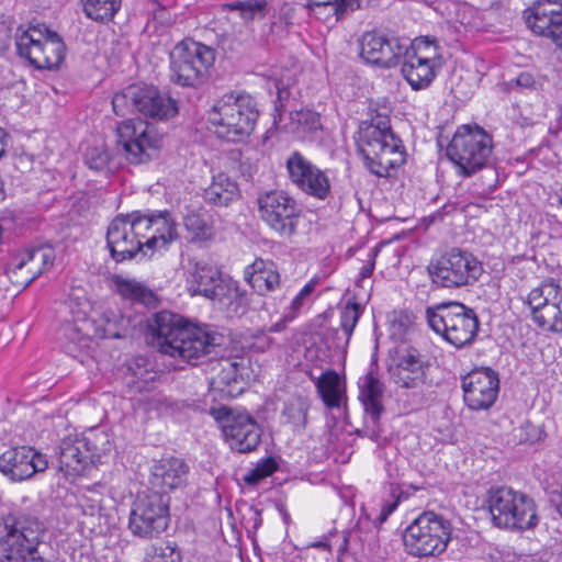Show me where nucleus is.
I'll use <instances>...</instances> for the list:
<instances>
[{"mask_svg":"<svg viewBox=\"0 0 562 562\" xmlns=\"http://www.w3.org/2000/svg\"><path fill=\"white\" fill-rule=\"evenodd\" d=\"M4 137H5V132L0 127V158L5 153Z\"/></svg>","mask_w":562,"mask_h":562,"instance_id":"58","label":"nucleus"},{"mask_svg":"<svg viewBox=\"0 0 562 562\" xmlns=\"http://www.w3.org/2000/svg\"><path fill=\"white\" fill-rule=\"evenodd\" d=\"M492 149L493 139L486 131L477 125H462L454 133L446 154L461 176L470 177L487 165Z\"/></svg>","mask_w":562,"mask_h":562,"instance_id":"9","label":"nucleus"},{"mask_svg":"<svg viewBox=\"0 0 562 562\" xmlns=\"http://www.w3.org/2000/svg\"><path fill=\"white\" fill-rule=\"evenodd\" d=\"M15 45L18 54L37 69H55L65 58L66 46L57 32L46 25L19 29Z\"/></svg>","mask_w":562,"mask_h":562,"instance_id":"11","label":"nucleus"},{"mask_svg":"<svg viewBox=\"0 0 562 562\" xmlns=\"http://www.w3.org/2000/svg\"><path fill=\"white\" fill-rule=\"evenodd\" d=\"M358 150L366 168L380 178L390 177L406 160L403 142L392 131L389 117L382 115L360 125Z\"/></svg>","mask_w":562,"mask_h":562,"instance_id":"2","label":"nucleus"},{"mask_svg":"<svg viewBox=\"0 0 562 562\" xmlns=\"http://www.w3.org/2000/svg\"><path fill=\"white\" fill-rule=\"evenodd\" d=\"M430 363L417 348L406 346L396 352L395 363L390 368L396 385L405 389H419L428 382Z\"/></svg>","mask_w":562,"mask_h":562,"instance_id":"23","label":"nucleus"},{"mask_svg":"<svg viewBox=\"0 0 562 562\" xmlns=\"http://www.w3.org/2000/svg\"><path fill=\"white\" fill-rule=\"evenodd\" d=\"M260 220L278 237L292 239L297 233L301 210L296 201L282 190H271L257 198Z\"/></svg>","mask_w":562,"mask_h":562,"instance_id":"14","label":"nucleus"},{"mask_svg":"<svg viewBox=\"0 0 562 562\" xmlns=\"http://www.w3.org/2000/svg\"><path fill=\"white\" fill-rule=\"evenodd\" d=\"M189 472L188 464L178 458L161 459L151 468L150 484L155 492L168 496L169 491L182 486Z\"/></svg>","mask_w":562,"mask_h":562,"instance_id":"27","label":"nucleus"},{"mask_svg":"<svg viewBox=\"0 0 562 562\" xmlns=\"http://www.w3.org/2000/svg\"><path fill=\"white\" fill-rule=\"evenodd\" d=\"M291 182L304 193L319 200L330 194V181L325 171L312 164L300 151H293L286 159Z\"/></svg>","mask_w":562,"mask_h":562,"instance_id":"20","label":"nucleus"},{"mask_svg":"<svg viewBox=\"0 0 562 562\" xmlns=\"http://www.w3.org/2000/svg\"><path fill=\"white\" fill-rule=\"evenodd\" d=\"M54 259V251L49 247L27 249L9 262L7 273L16 276L18 272L26 268L27 277L25 278V285H29L38 278L45 269L53 265Z\"/></svg>","mask_w":562,"mask_h":562,"instance_id":"29","label":"nucleus"},{"mask_svg":"<svg viewBox=\"0 0 562 562\" xmlns=\"http://www.w3.org/2000/svg\"><path fill=\"white\" fill-rule=\"evenodd\" d=\"M183 224L193 240H210L214 235L210 217L205 213L190 212L184 216Z\"/></svg>","mask_w":562,"mask_h":562,"instance_id":"37","label":"nucleus"},{"mask_svg":"<svg viewBox=\"0 0 562 562\" xmlns=\"http://www.w3.org/2000/svg\"><path fill=\"white\" fill-rule=\"evenodd\" d=\"M408 38L387 36L376 31L366 32L359 38L360 57L368 64L392 68L400 64Z\"/></svg>","mask_w":562,"mask_h":562,"instance_id":"18","label":"nucleus"},{"mask_svg":"<svg viewBox=\"0 0 562 562\" xmlns=\"http://www.w3.org/2000/svg\"><path fill=\"white\" fill-rule=\"evenodd\" d=\"M210 413L220 424L224 438L232 450L247 453L255 450L260 443L261 429L246 411L220 406L211 408Z\"/></svg>","mask_w":562,"mask_h":562,"instance_id":"16","label":"nucleus"},{"mask_svg":"<svg viewBox=\"0 0 562 562\" xmlns=\"http://www.w3.org/2000/svg\"><path fill=\"white\" fill-rule=\"evenodd\" d=\"M312 547L324 549V550H328L329 549V546L326 542H323V541L314 542L312 544Z\"/></svg>","mask_w":562,"mask_h":562,"instance_id":"59","label":"nucleus"},{"mask_svg":"<svg viewBox=\"0 0 562 562\" xmlns=\"http://www.w3.org/2000/svg\"><path fill=\"white\" fill-rule=\"evenodd\" d=\"M244 279L259 295L276 291L281 283L277 265L272 260L256 258L244 270Z\"/></svg>","mask_w":562,"mask_h":562,"instance_id":"30","label":"nucleus"},{"mask_svg":"<svg viewBox=\"0 0 562 562\" xmlns=\"http://www.w3.org/2000/svg\"><path fill=\"white\" fill-rule=\"evenodd\" d=\"M110 449L109 438L102 431L69 435L58 446V470L66 479L75 480L83 474L90 463L100 461Z\"/></svg>","mask_w":562,"mask_h":562,"instance_id":"8","label":"nucleus"},{"mask_svg":"<svg viewBox=\"0 0 562 562\" xmlns=\"http://www.w3.org/2000/svg\"><path fill=\"white\" fill-rule=\"evenodd\" d=\"M293 316L283 312L281 318L269 327V333H279L285 329L286 325L293 322Z\"/></svg>","mask_w":562,"mask_h":562,"instance_id":"54","label":"nucleus"},{"mask_svg":"<svg viewBox=\"0 0 562 562\" xmlns=\"http://www.w3.org/2000/svg\"><path fill=\"white\" fill-rule=\"evenodd\" d=\"M146 562H181V557L176 546L159 543L147 550Z\"/></svg>","mask_w":562,"mask_h":562,"instance_id":"45","label":"nucleus"},{"mask_svg":"<svg viewBox=\"0 0 562 562\" xmlns=\"http://www.w3.org/2000/svg\"><path fill=\"white\" fill-rule=\"evenodd\" d=\"M554 302H562V288L553 279L544 281L539 286L532 289L526 300L530 312Z\"/></svg>","mask_w":562,"mask_h":562,"instance_id":"34","label":"nucleus"},{"mask_svg":"<svg viewBox=\"0 0 562 562\" xmlns=\"http://www.w3.org/2000/svg\"><path fill=\"white\" fill-rule=\"evenodd\" d=\"M222 297H215V301H218L223 304L228 301L236 300L238 305L247 304V292L243 290L236 281L227 280L222 284Z\"/></svg>","mask_w":562,"mask_h":562,"instance_id":"48","label":"nucleus"},{"mask_svg":"<svg viewBox=\"0 0 562 562\" xmlns=\"http://www.w3.org/2000/svg\"><path fill=\"white\" fill-rule=\"evenodd\" d=\"M392 501H386L381 508L380 515L378 516L379 522H384L389 516L397 508L398 504L403 498H407V494L398 488L392 490Z\"/></svg>","mask_w":562,"mask_h":562,"instance_id":"51","label":"nucleus"},{"mask_svg":"<svg viewBox=\"0 0 562 562\" xmlns=\"http://www.w3.org/2000/svg\"><path fill=\"white\" fill-rule=\"evenodd\" d=\"M45 533L44 524L34 515L12 510L0 521V562L20 561L38 553Z\"/></svg>","mask_w":562,"mask_h":562,"instance_id":"4","label":"nucleus"},{"mask_svg":"<svg viewBox=\"0 0 562 562\" xmlns=\"http://www.w3.org/2000/svg\"><path fill=\"white\" fill-rule=\"evenodd\" d=\"M361 311L358 303H347L340 313V328L344 333L345 340L342 347H346L350 340L353 329L359 321Z\"/></svg>","mask_w":562,"mask_h":562,"instance_id":"44","label":"nucleus"},{"mask_svg":"<svg viewBox=\"0 0 562 562\" xmlns=\"http://www.w3.org/2000/svg\"><path fill=\"white\" fill-rule=\"evenodd\" d=\"M316 284L317 282L315 280H310L292 299L291 303L288 307H285L284 312L288 315H292L293 319H295L314 292Z\"/></svg>","mask_w":562,"mask_h":562,"instance_id":"47","label":"nucleus"},{"mask_svg":"<svg viewBox=\"0 0 562 562\" xmlns=\"http://www.w3.org/2000/svg\"><path fill=\"white\" fill-rule=\"evenodd\" d=\"M222 279L220 270L203 259L190 258L186 268L187 289L191 295H203L215 301L222 297Z\"/></svg>","mask_w":562,"mask_h":562,"instance_id":"25","label":"nucleus"},{"mask_svg":"<svg viewBox=\"0 0 562 562\" xmlns=\"http://www.w3.org/2000/svg\"><path fill=\"white\" fill-rule=\"evenodd\" d=\"M552 43L562 50V19H561V22H560V25H559V29L558 31L555 32V34L553 35L552 37Z\"/></svg>","mask_w":562,"mask_h":562,"instance_id":"57","label":"nucleus"},{"mask_svg":"<svg viewBox=\"0 0 562 562\" xmlns=\"http://www.w3.org/2000/svg\"><path fill=\"white\" fill-rule=\"evenodd\" d=\"M401 56V72L413 90L430 86L441 67L442 59L435 40L417 37L408 41Z\"/></svg>","mask_w":562,"mask_h":562,"instance_id":"13","label":"nucleus"},{"mask_svg":"<svg viewBox=\"0 0 562 562\" xmlns=\"http://www.w3.org/2000/svg\"><path fill=\"white\" fill-rule=\"evenodd\" d=\"M308 409L310 403L306 398L302 396L292 397L284 404L282 416L295 429H303L307 424Z\"/></svg>","mask_w":562,"mask_h":562,"instance_id":"39","label":"nucleus"},{"mask_svg":"<svg viewBox=\"0 0 562 562\" xmlns=\"http://www.w3.org/2000/svg\"><path fill=\"white\" fill-rule=\"evenodd\" d=\"M316 390L328 408L340 406L342 398V386L338 373L334 370H327L321 376L314 379Z\"/></svg>","mask_w":562,"mask_h":562,"instance_id":"33","label":"nucleus"},{"mask_svg":"<svg viewBox=\"0 0 562 562\" xmlns=\"http://www.w3.org/2000/svg\"><path fill=\"white\" fill-rule=\"evenodd\" d=\"M452 537V525L443 516L426 510L404 530L405 552L414 558L438 557L447 550Z\"/></svg>","mask_w":562,"mask_h":562,"instance_id":"7","label":"nucleus"},{"mask_svg":"<svg viewBox=\"0 0 562 562\" xmlns=\"http://www.w3.org/2000/svg\"><path fill=\"white\" fill-rule=\"evenodd\" d=\"M169 496L158 492L138 494L132 504L128 529L140 539H151L162 533L169 522Z\"/></svg>","mask_w":562,"mask_h":562,"instance_id":"15","label":"nucleus"},{"mask_svg":"<svg viewBox=\"0 0 562 562\" xmlns=\"http://www.w3.org/2000/svg\"><path fill=\"white\" fill-rule=\"evenodd\" d=\"M373 270H374V259L370 260L368 263L362 266V268L360 269V278L363 280V279L371 277V274L373 273Z\"/></svg>","mask_w":562,"mask_h":562,"instance_id":"55","label":"nucleus"},{"mask_svg":"<svg viewBox=\"0 0 562 562\" xmlns=\"http://www.w3.org/2000/svg\"><path fill=\"white\" fill-rule=\"evenodd\" d=\"M151 119L167 120L178 113L176 100L153 86H137V111Z\"/></svg>","mask_w":562,"mask_h":562,"instance_id":"28","label":"nucleus"},{"mask_svg":"<svg viewBox=\"0 0 562 562\" xmlns=\"http://www.w3.org/2000/svg\"><path fill=\"white\" fill-rule=\"evenodd\" d=\"M428 270L434 284L445 289L472 286L484 271L482 262L472 252L458 247L432 261Z\"/></svg>","mask_w":562,"mask_h":562,"instance_id":"12","label":"nucleus"},{"mask_svg":"<svg viewBox=\"0 0 562 562\" xmlns=\"http://www.w3.org/2000/svg\"><path fill=\"white\" fill-rule=\"evenodd\" d=\"M533 322L543 330L562 333V302L531 311Z\"/></svg>","mask_w":562,"mask_h":562,"instance_id":"36","label":"nucleus"},{"mask_svg":"<svg viewBox=\"0 0 562 562\" xmlns=\"http://www.w3.org/2000/svg\"><path fill=\"white\" fill-rule=\"evenodd\" d=\"M278 469V463L272 457L260 460L252 469L245 475L244 481L248 485H256L261 480L270 476Z\"/></svg>","mask_w":562,"mask_h":562,"instance_id":"46","label":"nucleus"},{"mask_svg":"<svg viewBox=\"0 0 562 562\" xmlns=\"http://www.w3.org/2000/svg\"><path fill=\"white\" fill-rule=\"evenodd\" d=\"M293 120L303 131L313 132L321 127L319 114L308 109L296 111Z\"/></svg>","mask_w":562,"mask_h":562,"instance_id":"50","label":"nucleus"},{"mask_svg":"<svg viewBox=\"0 0 562 562\" xmlns=\"http://www.w3.org/2000/svg\"><path fill=\"white\" fill-rule=\"evenodd\" d=\"M486 504L495 526L509 530H529L539 522L535 501L508 486L487 491Z\"/></svg>","mask_w":562,"mask_h":562,"instance_id":"6","label":"nucleus"},{"mask_svg":"<svg viewBox=\"0 0 562 562\" xmlns=\"http://www.w3.org/2000/svg\"><path fill=\"white\" fill-rule=\"evenodd\" d=\"M117 292L127 300L146 303L151 297V292L134 280L119 278L115 281Z\"/></svg>","mask_w":562,"mask_h":562,"instance_id":"42","label":"nucleus"},{"mask_svg":"<svg viewBox=\"0 0 562 562\" xmlns=\"http://www.w3.org/2000/svg\"><path fill=\"white\" fill-rule=\"evenodd\" d=\"M515 85L525 90H536L539 86L535 75L530 71H521L515 79Z\"/></svg>","mask_w":562,"mask_h":562,"instance_id":"52","label":"nucleus"},{"mask_svg":"<svg viewBox=\"0 0 562 562\" xmlns=\"http://www.w3.org/2000/svg\"><path fill=\"white\" fill-rule=\"evenodd\" d=\"M149 328L161 353L192 364L210 355L221 340L220 335L206 327L192 325L181 315L168 311L155 314Z\"/></svg>","mask_w":562,"mask_h":562,"instance_id":"1","label":"nucleus"},{"mask_svg":"<svg viewBox=\"0 0 562 562\" xmlns=\"http://www.w3.org/2000/svg\"><path fill=\"white\" fill-rule=\"evenodd\" d=\"M3 191V182L2 180L0 179V193Z\"/></svg>","mask_w":562,"mask_h":562,"instance_id":"60","label":"nucleus"},{"mask_svg":"<svg viewBox=\"0 0 562 562\" xmlns=\"http://www.w3.org/2000/svg\"><path fill=\"white\" fill-rule=\"evenodd\" d=\"M116 131L117 144L131 164H142L149 158L147 150L158 146L155 128L143 120H126Z\"/></svg>","mask_w":562,"mask_h":562,"instance_id":"19","label":"nucleus"},{"mask_svg":"<svg viewBox=\"0 0 562 562\" xmlns=\"http://www.w3.org/2000/svg\"><path fill=\"white\" fill-rule=\"evenodd\" d=\"M144 244L150 255L156 250L166 249L178 239V227L175 218L168 211H135Z\"/></svg>","mask_w":562,"mask_h":562,"instance_id":"21","label":"nucleus"},{"mask_svg":"<svg viewBox=\"0 0 562 562\" xmlns=\"http://www.w3.org/2000/svg\"><path fill=\"white\" fill-rule=\"evenodd\" d=\"M229 11H237L245 21H251L255 19H262L267 13V1L266 0H245L234 1L226 4Z\"/></svg>","mask_w":562,"mask_h":562,"instance_id":"41","label":"nucleus"},{"mask_svg":"<svg viewBox=\"0 0 562 562\" xmlns=\"http://www.w3.org/2000/svg\"><path fill=\"white\" fill-rule=\"evenodd\" d=\"M258 117L256 100L245 92L225 93L214 102L206 115L216 136L232 143L247 139L255 131Z\"/></svg>","mask_w":562,"mask_h":562,"instance_id":"3","label":"nucleus"},{"mask_svg":"<svg viewBox=\"0 0 562 562\" xmlns=\"http://www.w3.org/2000/svg\"><path fill=\"white\" fill-rule=\"evenodd\" d=\"M106 316V333L108 336L113 338H121L125 336V330L128 326L130 321L122 315H116L113 312H108Z\"/></svg>","mask_w":562,"mask_h":562,"instance_id":"49","label":"nucleus"},{"mask_svg":"<svg viewBox=\"0 0 562 562\" xmlns=\"http://www.w3.org/2000/svg\"><path fill=\"white\" fill-rule=\"evenodd\" d=\"M47 467L46 456L27 446L10 448L0 456V472L12 482L29 480Z\"/></svg>","mask_w":562,"mask_h":562,"instance_id":"24","label":"nucleus"},{"mask_svg":"<svg viewBox=\"0 0 562 562\" xmlns=\"http://www.w3.org/2000/svg\"><path fill=\"white\" fill-rule=\"evenodd\" d=\"M359 398L364 406V411L372 422L376 423L383 409V383L373 374V372H369L359 381Z\"/></svg>","mask_w":562,"mask_h":562,"instance_id":"31","label":"nucleus"},{"mask_svg":"<svg viewBox=\"0 0 562 562\" xmlns=\"http://www.w3.org/2000/svg\"><path fill=\"white\" fill-rule=\"evenodd\" d=\"M237 183L227 175L221 172L213 177L212 183L204 190L203 198L207 203L227 206L239 198Z\"/></svg>","mask_w":562,"mask_h":562,"instance_id":"32","label":"nucleus"},{"mask_svg":"<svg viewBox=\"0 0 562 562\" xmlns=\"http://www.w3.org/2000/svg\"><path fill=\"white\" fill-rule=\"evenodd\" d=\"M122 0H81L83 12L94 21H110L121 7Z\"/></svg>","mask_w":562,"mask_h":562,"instance_id":"38","label":"nucleus"},{"mask_svg":"<svg viewBox=\"0 0 562 562\" xmlns=\"http://www.w3.org/2000/svg\"><path fill=\"white\" fill-rule=\"evenodd\" d=\"M360 7L359 0H342L308 9L310 14L326 23H336Z\"/></svg>","mask_w":562,"mask_h":562,"instance_id":"35","label":"nucleus"},{"mask_svg":"<svg viewBox=\"0 0 562 562\" xmlns=\"http://www.w3.org/2000/svg\"><path fill=\"white\" fill-rule=\"evenodd\" d=\"M462 390L470 409H488L498 396V374L491 368L475 369L462 378Z\"/></svg>","mask_w":562,"mask_h":562,"instance_id":"22","label":"nucleus"},{"mask_svg":"<svg viewBox=\"0 0 562 562\" xmlns=\"http://www.w3.org/2000/svg\"><path fill=\"white\" fill-rule=\"evenodd\" d=\"M215 60L214 50L199 42L186 38L169 53L170 80L182 87H199Z\"/></svg>","mask_w":562,"mask_h":562,"instance_id":"10","label":"nucleus"},{"mask_svg":"<svg viewBox=\"0 0 562 562\" xmlns=\"http://www.w3.org/2000/svg\"><path fill=\"white\" fill-rule=\"evenodd\" d=\"M524 16L532 33L551 41L562 20V0H537Z\"/></svg>","mask_w":562,"mask_h":562,"instance_id":"26","label":"nucleus"},{"mask_svg":"<svg viewBox=\"0 0 562 562\" xmlns=\"http://www.w3.org/2000/svg\"><path fill=\"white\" fill-rule=\"evenodd\" d=\"M113 111L119 116H125L137 111V86H128L115 93L112 99Z\"/></svg>","mask_w":562,"mask_h":562,"instance_id":"40","label":"nucleus"},{"mask_svg":"<svg viewBox=\"0 0 562 562\" xmlns=\"http://www.w3.org/2000/svg\"><path fill=\"white\" fill-rule=\"evenodd\" d=\"M85 162L90 169L95 171L115 168L116 166L103 146L88 148L85 155Z\"/></svg>","mask_w":562,"mask_h":562,"instance_id":"43","label":"nucleus"},{"mask_svg":"<svg viewBox=\"0 0 562 562\" xmlns=\"http://www.w3.org/2000/svg\"><path fill=\"white\" fill-rule=\"evenodd\" d=\"M342 0H307V9H311V8H315V7H321L323 4H329V3H334V2H341Z\"/></svg>","mask_w":562,"mask_h":562,"instance_id":"56","label":"nucleus"},{"mask_svg":"<svg viewBox=\"0 0 562 562\" xmlns=\"http://www.w3.org/2000/svg\"><path fill=\"white\" fill-rule=\"evenodd\" d=\"M144 236L140 232L135 213L119 214L110 223L106 232V246L115 262L136 258L139 254L148 256Z\"/></svg>","mask_w":562,"mask_h":562,"instance_id":"17","label":"nucleus"},{"mask_svg":"<svg viewBox=\"0 0 562 562\" xmlns=\"http://www.w3.org/2000/svg\"><path fill=\"white\" fill-rule=\"evenodd\" d=\"M493 562H521V559L512 551H499L492 555Z\"/></svg>","mask_w":562,"mask_h":562,"instance_id":"53","label":"nucleus"},{"mask_svg":"<svg viewBox=\"0 0 562 562\" xmlns=\"http://www.w3.org/2000/svg\"><path fill=\"white\" fill-rule=\"evenodd\" d=\"M426 318L429 327L457 349L472 346L480 329L475 311L457 301L428 307Z\"/></svg>","mask_w":562,"mask_h":562,"instance_id":"5","label":"nucleus"}]
</instances>
